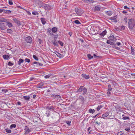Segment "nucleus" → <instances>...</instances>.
<instances>
[{"label": "nucleus", "mask_w": 135, "mask_h": 135, "mask_svg": "<svg viewBox=\"0 0 135 135\" xmlns=\"http://www.w3.org/2000/svg\"><path fill=\"white\" fill-rule=\"evenodd\" d=\"M23 97L25 99V100H29L30 98V96H23Z\"/></svg>", "instance_id": "obj_27"}, {"label": "nucleus", "mask_w": 135, "mask_h": 135, "mask_svg": "<svg viewBox=\"0 0 135 135\" xmlns=\"http://www.w3.org/2000/svg\"><path fill=\"white\" fill-rule=\"evenodd\" d=\"M109 115V113L108 112H107L103 114L101 117L102 118L104 119L105 117H107Z\"/></svg>", "instance_id": "obj_11"}, {"label": "nucleus", "mask_w": 135, "mask_h": 135, "mask_svg": "<svg viewBox=\"0 0 135 135\" xmlns=\"http://www.w3.org/2000/svg\"><path fill=\"white\" fill-rule=\"evenodd\" d=\"M43 7L46 10H49L52 8L53 7L52 6L49 5L47 4H44L43 5Z\"/></svg>", "instance_id": "obj_5"}, {"label": "nucleus", "mask_w": 135, "mask_h": 135, "mask_svg": "<svg viewBox=\"0 0 135 135\" xmlns=\"http://www.w3.org/2000/svg\"><path fill=\"white\" fill-rule=\"evenodd\" d=\"M25 41L27 43H31L32 40V38L30 36L25 37L24 38Z\"/></svg>", "instance_id": "obj_4"}, {"label": "nucleus", "mask_w": 135, "mask_h": 135, "mask_svg": "<svg viewBox=\"0 0 135 135\" xmlns=\"http://www.w3.org/2000/svg\"><path fill=\"white\" fill-rule=\"evenodd\" d=\"M51 31H52L53 33H56L57 31V27H53L51 29Z\"/></svg>", "instance_id": "obj_16"}, {"label": "nucleus", "mask_w": 135, "mask_h": 135, "mask_svg": "<svg viewBox=\"0 0 135 135\" xmlns=\"http://www.w3.org/2000/svg\"><path fill=\"white\" fill-rule=\"evenodd\" d=\"M66 123L68 125H70L71 123V122L70 121H66Z\"/></svg>", "instance_id": "obj_55"}, {"label": "nucleus", "mask_w": 135, "mask_h": 135, "mask_svg": "<svg viewBox=\"0 0 135 135\" xmlns=\"http://www.w3.org/2000/svg\"><path fill=\"white\" fill-rule=\"evenodd\" d=\"M75 11L78 15L81 16L83 13V11L82 10L79 9L78 8H75Z\"/></svg>", "instance_id": "obj_3"}, {"label": "nucleus", "mask_w": 135, "mask_h": 135, "mask_svg": "<svg viewBox=\"0 0 135 135\" xmlns=\"http://www.w3.org/2000/svg\"><path fill=\"white\" fill-rule=\"evenodd\" d=\"M8 19L4 18H0V22H6L7 21Z\"/></svg>", "instance_id": "obj_15"}, {"label": "nucleus", "mask_w": 135, "mask_h": 135, "mask_svg": "<svg viewBox=\"0 0 135 135\" xmlns=\"http://www.w3.org/2000/svg\"><path fill=\"white\" fill-rule=\"evenodd\" d=\"M123 8L124 9H129V7H127V6H124V7Z\"/></svg>", "instance_id": "obj_56"}, {"label": "nucleus", "mask_w": 135, "mask_h": 135, "mask_svg": "<svg viewBox=\"0 0 135 135\" xmlns=\"http://www.w3.org/2000/svg\"><path fill=\"white\" fill-rule=\"evenodd\" d=\"M24 130L25 131V134H27L30 131V130L28 127L27 126H25V127Z\"/></svg>", "instance_id": "obj_8"}, {"label": "nucleus", "mask_w": 135, "mask_h": 135, "mask_svg": "<svg viewBox=\"0 0 135 135\" xmlns=\"http://www.w3.org/2000/svg\"><path fill=\"white\" fill-rule=\"evenodd\" d=\"M107 33V31L106 30H104L102 33H100V35L102 36H104Z\"/></svg>", "instance_id": "obj_28"}, {"label": "nucleus", "mask_w": 135, "mask_h": 135, "mask_svg": "<svg viewBox=\"0 0 135 135\" xmlns=\"http://www.w3.org/2000/svg\"><path fill=\"white\" fill-rule=\"evenodd\" d=\"M122 12L124 14H126V13H127V11H122Z\"/></svg>", "instance_id": "obj_62"}, {"label": "nucleus", "mask_w": 135, "mask_h": 135, "mask_svg": "<svg viewBox=\"0 0 135 135\" xmlns=\"http://www.w3.org/2000/svg\"><path fill=\"white\" fill-rule=\"evenodd\" d=\"M79 40L82 43H83L84 42V41L83 40L81 39H79Z\"/></svg>", "instance_id": "obj_63"}, {"label": "nucleus", "mask_w": 135, "mask_h": 135, "mask_svg": "<svg viewBox=\"0 0 135 135\" xmlns=\"http://www.w3.org/2000/svg\"><path fill=\"white\" fill-rule=\"evenodd\" d=\"M102 107V105H99L97 108V111H99Z\"/></svg>", "instance_id": "obj_37"}, {"label": "nucleus", "mask_w": 135, "mask_h": 135, "mask_svg": "<svg viewBox=\"0 0 135 135\" xmlns=\"http://www.w3.org/2000/svg\"><path fill=\"white\" fill-rule=\"evenodd\" d=\"M40 20L43 24L44 25L46 23V22L45 21V18H41Z\"/></svg>", "instance_id": "obj_20"}, {"label": "nucleus", "mask_w": 135, "mask_h": 135, "mask_svg": "<svg viewBox=\"0 0 135 135\" xmlns=\"http://www.w3.org/2000/svg\"><path fill=\"white\" fill-rule=\"evenodd\" d=\"M47 33L49 35H50L51 36H54V34L50 30H48V31H47Z\"/></svg>", "instance_id": "obj_25"}, {"label": "nucleus", "mask_w": 135, "mask_h": 135, "mask_svg": "<svg viewBox=\"0 0 135 135\" xmlns=\"http://www.w3.org/2000/svg\"><path fill=\"white\" fill-rule=\"evenodd\" d=\"M125 27L124 26H122L121 27V30H124L125 29Z\"/></svg>", "instance_id": "obj_58"}, {"label": "nucleus", "mask_w": 135, "mask_h": 135, "mask_svg": "<svg viewBox=\"0 0 135 135\" xmlns=\"http://www.w3.org/2000/svg\"><path fill=\"white\" fill-rule=\"evenodd\" d=\"M13 65V64L10 61L8 63V65L10 66H12Z\"/></svg>", "instance_id": "obj_46"}, {"label": "nucleus", "mask_w": 135, "mask_h": 135, "mask_svg": "<svg viewBox=\"0 0 135 135\" xmlns=\"http://www.w3.org/2000/svg\"><path fill=\"white\" fill-rule=\"evenodd\" d=\"M58 42L61 46H63V43L61 41H58Z\"/></svg>", "instance_id": "obj_50"}, {"label": "nucleus", "mask_w": 135, "mask_h": 135, "mask_svg": "<svg viewBox=\"0 0 135 135\" xmlns=\"http://www.w3.org/2000/svg\"><path fill=\"white\" fill-rule=\"evenodd\" d=\"M77 92L79 93L82 92V94L83 95H85L87 92V89L84 86H81L77 91Z\"/></svg>", "instance_id": "obj_2"}, {"label": "nucleus", "mask_w": 135, "mask_h": 135, "mask_svg": "<svg viewBox=\"0 0 135 135\" xmlns=\"http://www.w3.org/2000/svg\"><path fill=\"white\" fill-rule=\"evenodd\" d=\"M52 97L55 98V99H60L61 97L59 95H52Z\"/></svg>", "instance_id": "obj_17"}, {"label": "nucleus", "mask_w": 135, "mask_h": 135, "mask_svg": "<svg viewBox=\"0 0 135 135\" xmlns=\"http://www.w3.org/2000/svg\"><path fill=\"white\" fill-rule=\"evenodd\" d=\"M122 119L123 120H126L128 119L130 120V118L129 117H123L122 118Z\"/></svg>", "instance_id": "obj_33"}, {"label": "nucleus", "mask_w": 135, "mask_h": 135, "mask_svg": "<svg viewBox=\"0 0 135 135\" xmlns=\"http://www.w3.org/2000/svg\"><path fill=\"white\" fill-rule=\"evenodd\" d=\"M2 91L3 92L6 93L7 92L8 90L7 89H4L2 90Z\"/></svg>", "instance_id": "obj_53"}, {"label": "nucleus", "mask_w": 135, "mask_h": 135, "mask_svg": "<svg viewBox=\"0 0 135 135\" xmlns=\"http://www.w3.org/2000/svg\"><path fill=\"white\" fill-rule=\"evenodd\" d=\"M131 54L132 55H134V49L132 47H131Z\"/></svg>", "instance_id": "obj_36"}, {"label": "nucleus", "mask_w": 135, "mask_h": 135, "mask_svg": "<svg viewBox=\"0 0 135 135\" xmlns=\"http://www.w3.org/2000/svg\"><path fill=\"white\" fill-rule=\"evenodd\" d=\"M6 132L8 133H10L11 132V130L8 129V128H6L5 129Z\"/></svg>", "instance_id": "obj_38"}, {"label": "nucleus", "mask_w": 135, "mask_h": 135, "mask_svg": "<svg viewBox=\"0 0 135 135\" xmlns=\"http://www.w3.org/2000/svg\"><path fill=\"white\" fill-rule=\"evenodd\" d=\"M33 57L37 61H38V58L35 55H33Z\"/></svg>", "instance_id": "obj_42"}, {"label": "nucleus", "mask_w": 135, "mask_h": 135, "mask_svg": "<svg viewBox=\"0 0 135 135\" xmlns=\"http://www.w3.org/2000/svg\"><path fill=\"white\" fill-rule=\"evenodd\" d=\"M130 130V127H128L125 129V130L128 132H129Z\"/></svg>", "instance_id": "obj_41"}, {"label": "nucleus", "mask_w": 135, "mask_h": 135, "mask_svg": "<svg viewBox=\"0 0 135 135\" xmlns=\"http://www.w3.org/2000/svg\"><path fill=\"white\" fill-rule=\"evenodd\" d=\"M50 112L49 110L47 111L46 112L45 114L46 115H47L46 116L47 117H49L50 115Z\"/></svg>", "instance_id": "obj_31"}, {"label": "nucleus", "mask_w": 135, "mask_h": 135, "mask_svg": "<svg viewBox=\"0 0 135 135\" xmlns=\"http://www.w3.org/2000/svg\"><path fill=\"white\" fill-rule=\"evenodd\" d=\"M116 44L118 46H119L121 45V43L120 42H117L116 43Z\"/></svg>", "instance_id": "obj_61"}, {"label": "nucleus", "mask_w": 135, "mask_h": 135, "mask_svg": "<svg viewBox=\"0 0 135 135\" xmlns=\"http://www.w3.org/2000/svg\"><path fill=\"white\" fill-rule=\"evenodd\" d=\"M82 76L83 78L86 79H89L90 78L89 75L85 74H83L82 75Z\"/></svg>", "instance_id": "obj_14"}, {"label": "nucleus", "mask_w": 135, "mask_h": 135, "mask_svg": "<svg viewBox=\"0 0 135 135\" xmlns=\"http://www.w3.org/2000/svg\"><path fill=\"white\" fill-rule=\"evenodd\" d=\"M7 32L8 33H11L12 32V31L10 29H8L7 30Z\"/></svg>", "instance_id": "obj_35"}, {"label": "nucleus", "mask_w": 135, "mask_h": 135, "mask_svg": "<svg viewBox=\"0 0 135 135\" xmlns=\"http://www.w3.org/2000/svg\"><path fill=\"white\" fill-rule=\"evenodd\" d=\"M117 17L116 16L111 17L110 18V20H111V21L114 22H117Z\"/></svg>", "instance_id": "obj_9"}, {"label": "nucleus", "mask_w": 135, "mask_h": 135, "mask_svg": "<svg viewBox=\"0 0 135 135\" xmlns=\"http://www.w3.org/2000/svg\"><path fill=\"white\" fill-rule=\"evenodd\" d=\"M51 76V75L49 74L47 75H46L44 76L45 78L46 79H47L49 78Z\"/></svg>", "instance_id": "obj_43"}, {"label": "nucleus", "mask_w": 135, "mask_h": 135, "mask_svg": "<svg viewBox=\"0 0 135 135\" xmlns=\"http://www.w3.org/2000/svg\"><path fill=\"white\" fill-rule=\"evenodd\" d=\"M88 58L89 59H91L93 58V56L91 55L90 54H88L87 55Z\"/></svg>", "instance_id": "obj_34"}, {"label": "nucleus", "mask_w": 135, "mask_h": 135, "mask_svg": "<svg viewBox=\"0 0 135 135\" xmlns=\"http://www.w3.org/2000/svg\"><path fill=\"white\" fill-rule=\"evenodd\" d=\"M38 41L39 43V44H41L42 43V40L40 38H38Z\"/></svg>", "instance_id": "obj_52"}, {"label": "nucleus", "mask_w": 135, "mask_h": 135, "mask_svg": "<svg viewBox=\"0 0 135 135\" xmlns=\"http://www.w3.org/2000/svg\"><path fill=\"white\" fill-rule=\"evenodd\" d=\"M128 27L129 29L132 30L135 25V21L133 18H129L128 20Z\"/></svg>", "instance_id": "obj_1"}, {"label": "nucleus", "mask_w": 135, "mask_h": 135, "mask_svg": "<svg viewBox=\"0 0 135 135\" xmlns=\"http://www.w3.org/2000/svg\"><path fill=\"white\" fill-rule=\"evenodd\" d=\"M24 60H23L20 59L19 61L18 62L17 64L18 65L20 66L21 65V63H23V62Z\"/></svg>", "instance_id": "obj_21"}, {"label": "nucleus", "mask_w": 135, "mask_h": 135, "mask_svg": "<svg viewBox=\"0 0 135 135\" xmlns=\"http://www.w3.org/2000/svg\"><path fill=\"white\" fill-rule=\"evenodd\" d=\"M112 88L111 87V85L109 84L108 85V91H111L112 90Z\"/></svg>", "instance_id": "obj_29"}, {"label": "nucleus", "mask_w": 135, "mask_h": 135, "mask_svg": "<svg viewBox=\"0 0 135 135\" xmlns=\"http://www.w3.org/2000/svg\"><path fill=\"white\" fill-rule=\"evenodd\" d=\"M89 111L91 113H93L95 112L94 110L92 109H89Z\"/></svg>", "instance_id": "obj_32"}, {"label": "nucleus", "mask_w": 135, "mask_h": 135, "mask_svg": "<svg viewBox=\"0 0 135 135\" xmlns=\"http://www.w3.org/2000/svg\"><path fill=\"white\" fill-rule=\"evenodd\" d=\"M53 44L54 45L57 46V42L56 41V40L55 39L54 40V41L53 42Z\"/></svg>", "instance_id": "obj_47"}, {"label": "nucleus", "mask_w": 135, "mask_h": 135, "mask_svg": "<svg viewBox=\"0 0 135 135\" xmlns=\"http://www.w3.org/2000/svg\"><path fill=\"white\" fill-rule=\"evenodd\" d=\"M9 4L10 5H12L13 4V2L12 0H9L8 1Z\"/></svg>", "instance_id": "obj_48"}, {"label": "nucleus", "mask_w": 135, "mask_h": 135, "mask_svg": "<svg viewBox=\"0 0 135 135\" xmlns=\"http://www.w3.org/2000/svg\"><path fill=\"white\" fill-rule=\"evenodd\" d=\"M46 109L48 110H50L52 111H54L55 108L54 106H51L50 107L49 106L47 107H46Z\"/></svg>", "instance_id": "obj_13"}, {"label": "nucleus", "mask_w": 135, "mask_h": 135, "mask_svg": "<svg viewBox=\"0 0 135 135\" xmlns=\"http://www.w3.org/2000/svg\"><path fill=\"white\" fill-rule=\"evenodd\" d=\"M95 10L97 11H99L100 10V8L98 6H96L95 7Z\"/></svg>", "instance_id": "obj_49"}, {"label": "nucleus", "mask_w": 135, "mask_h": 135, "mask_svg": "<svg viewBox=\"0 0 135 135\" xmlns=\"http://www.w3.org/2000/svg\"><path fill=\"white\" fill-rule=\"evenodd\" d=\"M79 98L81 100L83 101L84 100V98L83 97L81 96V95H80L79 97Z\"/></svg>", "instance_id": "obj_40"}, {"label": "nucleus", "mask_w": 135, "mask_h": 135, "mask_svg": "<svg viewBox=\"0 0 135 135\" xmlns=\"http://www.w3.org/2000/svg\"><path fill=\"white\" fill-rule=\"evenodd\" d=\"M17 104L18 105H20L21 104V102L19 101L17 102Z\"/></svg>", "instance_id": "obj_64"}, {"label": "nucleus", "mask_w": 135, "mask_h": 135, "mask_svg": "<svg viewBox=\"0 0 135 135\" xmlns=\"http://www.w3.org/2000/svg\"><path fill=\"white\" fill-rule=\"evenodd\" d=\"M54 53L58 57L60 58H62L64 56V55L63 54H61L57 51H55Z\"/></svg>", "instance_id": "obj_7"}, {"label": "nucleus", "mask_w": 135, "mask_h": 135, "mask_svg": "<svg viewBox=\"0 0 135 135\" xmlns=\"http://www.w3.org/2000/svg\"><path fill=\"white\" fill-rule=\"evenodd\" d=\"M115 108L116 109V110H120L121 109V108L119 106H117L115 107Z\"/></svg>", "instance_id": "obj_39"}, {"label": "nucleus", "mask_w": 135, "mask_h": 135, "mask_svg": "<svg viewBox=\"0 0 135 135\" xmlns=\"http://www.w3.org/2000/svg\"><path fill=\"white\" fill-rule=\"evenodd\" d=\"M74 23L76 24H79L81 23L78 20H75L74 21Z\"/></svg>", "instance_id": "obj_45"}, {"label": "nucleus", "mask_w": 135, "mask_h": 135, "mask_svg": "<svg viewBox=\"0 0 135 135\" xmlns=\"http://www.w3.org/2000/svg\"><path fill=\"white\" fill-rule=\"evenodd\" d=\"M7 27L6 25L4 23H0V29L1 30H3L6 29Z\"/></svg>", "instance_id": "obj_6"}, {"label": "nucleus", "mask_w": 135, "mask_h": 135, "mask_svg": "<svg viewBox=\"0 0 135 135\" xmlns=\"http://www.w3.org/2000/svg\"><path fill=\"white\" fill-rule=\"evenodd\" d=\"M109 38L110 40L113 41V42L114 41L116 40L114 36H110L109 37Z\"/></svg>", "instance_id": "obj_18"}, {"label": "nucleus", "mask_w": 135, "mask_h": 135, "mask_svg": "<svg viewBox=\"0 0 135 135\" xmlns=\"http://www.w3.org/2000/svg\"><path fill=\"white\" fill-rule=\"evenodd\" d=\"M16 127V125L15 124H13L11 125L10 128L11 129H12L13 128H15Z\"/></svg>", "instance_id": "obj_30"}, {"label": "nucleus", "mask_w": 135, "mask_h": 135, "mask_svg": "<svg viewBox=\"0 0 135 135\" xmlns=\"http://www.w3.org/2000/svg\"><path fill=\"white\" fill-rule=\"evenodd\" d=\"M12 11L9 10H4V13L5 14H10L11 13Z\"/></svg>", "instance_id": "obj_23"}, {"label": "nucleus", "mask_w": 135, "mask_h": 135, "mask_svg": "<svg viewBox=\"0 0 135 135\" xmlns=\"http://www.w3.org/2000/svg\"><path fill=\"white\" fill-rule=\"evenodd\" d=\"M13 20L15 23L17 24L18 25L20 24V21L16 18H13Z\"/></svg>", "instance_id": "obj_19"}, {"label": "nucleus", "mask_w": 135, "mask_h": 135, "mask_svg": "<svg viewBox=\"0 0 135 135\" xmlns=\"http://www.w3.org/2000/svg\"><path fill=\"white\" fill-rule=\"evenodd\" d=\"M3 57L4 59L5 60H8L9 59V56L7 55H4L3 56Z\"/></svg>", "instance_id": "obj_26"}, {"label": "nucleus", "mask_w": 135, "mask_h": 135, "mask_svg": "<svg viewBox=\"0 0 135 135\" xmlns=\"http://www.w3.org/2000/svg\"><path fill=\"white\" fill-rule=\"evenodd\" d=\"M44 85L43 82H40L37 85V87L38 88H41L42 86Z\"/></svg>", "instance_id": "obj_10"}, {"label": "nucleus", "mask_w": 135, "mask_h": 135, "mask_svg": "<svg viewBox=\"0 0 135 135\" xmlns=\"http://www.w3.org/2000/svg\"><path fill=\"white\" fill-rule=\"evenodd\" d=\"M38 62H33V64H36L37 65V66H38Z\"/></svg>", "instance_id": "obj_60"}, {"label": "nucleus", "mask_w": 135, "mask_h": 135, "mask_svg": "<svg viewBox=\"0 0 135 135\" xmlns=\"http://www.w3.org/2000/svg\"><path fill=\"white\" fill-rule=\"evenodd\" d=\"M107 43L108 44L112 45H113L114 44V42L113 41L110 40V39L109 40H107Z\"/></svg>", "instance_id": "obj_24"}, {"label": "nucleus", "mask_w": 135, "mask_h": 135, "mask_svg": "<svg viewBox=\"0 0 135 135\" xmlns=\"http://www.w3.org/2000/svg\"><path fill=\"white\" fill-rule=\"evenodd\" d=\"M25 62H27L28 63L30 62V60L26 58L25 60Z\"/></svg>", "instance_id": "obj_44"}, {"label": "nucleus", "mask_w": 135, "mask_h": 135, "mask_svg": "<svg viewBox=\"0 0 135 135\" xmlns=\"http://www.w3.org/2000/svg\"><path fill=\"white\" fill-rule=\"evenodd\" d=\"M124 20L125 23H127V17H125L124 19Z\"/></svg>", "instance_id": "obj_54"}, {"label": "nucleus", "mask_w": 135, "mask_h": 135, "mask_svg": "<svg viewBox=\"0 0 135 135\" xmlns=\"http://www.w3.org/2000/svg\"><path fill=\"white\" fill-rule=\"evenodd\" d=\"M32 13L33 15H38V13L37 12H32Z\"/></svg>", "instance_id": "obj_51"}, {"label": "nucleus", "mask_w": 135, "mask_h": 135, "mask_svg": "<svg viewBox=\"0 0 135 135\" xmlns=\"http://www.w3.org/2000/svg\"><path fill=\"white\" fill-rule=\"evenodd\" d=\"M110 91H108V92H107V94L108 96H109L110 94Z\"/></svg>", "instance_id": "obj_59"}, {"label": "nucleus", "mask_w": 135, "mask_h": 135, "mask_svg": "<svg viewBox=\"0 0 135 135\" xmlns=\"http://www.w3.org/2000/svg\"><path fill=\"white\" fill-rule=\"evenodd\" d=\"M106 14L109 16H110L112 15L113 13L111 11H108L106 12Z\"/></svg>", "instance_id": "obj_22"}, {"label": "nucleus", "mask_w": 135, "mask_h": 135, "mask_svg": "<svg viewBox=\"0 0 135 135\" xmlns=\"http://www.w3.org/2000/svg\"><path fill=\"white\" fill-rule=\"evenodd\" d=\"M91 128L90 127H89L88 128V130L89 131V133H90V132L91 131V130H90Z\"/></svg>", "instance_id": "obj_57"}, {"label": "nucleus", "mask_w": 135, "mask_h": 135, "mask_svg": "<svg viewBox=\"0 0 135 135\" xmlns=\"http://www.w3.org/2000/svg\"><path fill=\"white\" fill-rule=\"evenodd\" d=\"M6 23L7 24V26H8L9 28H11L13 27V25L11 23H10L9 21H7L6 22Z\"/></svg>", "instance_id": "obj_12"}]
</instances>
